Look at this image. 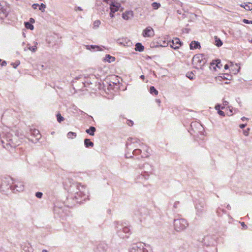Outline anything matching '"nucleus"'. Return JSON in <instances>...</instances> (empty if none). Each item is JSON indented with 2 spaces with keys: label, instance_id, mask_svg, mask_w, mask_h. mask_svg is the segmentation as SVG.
Listing matches in <instances>:
<instances>
[{
  "label": "nucleus",
  "instance_id": "nucleus-18",
  "mask_svg": "<svg viewBox=\"0 0 252 252\" xmlns=\"http://www.w3.org/2000/svg\"><path fill=\"white\" fill-rule=\"evenodd\" d=\"M120 4L117 2H112L110 4V10L112 12H115L119 10L120 7Z\"/></svg>",
  "mask_w": 252,
  "mask_h": 252
},
{
  "label": "nucleus",
  "instance_id": "nucleus-10",
  "mask_svg": "<svg viewBox=\"0 0 252 252\" xmlns=\"http://www.w3.org/2000/svg\"><path fill=\"white\" fill-rule=\"evenodd\" d=\"M11 190L13 192H20L24 190V186L23 183L20 181H15L12 183Z\"/></svg>",
  "mask_w": 252,
  "mask_h": 252
},
{
  "label": "nucleus",
  "instance_id": "nucleus-34",
  "mask_svg": "<svg viewBox=\"0 0 252 252\" xmlns=\"http://www.w3.org/2000/svg\"><path fill=\"white\" fill-rule=\"evenodd\" d=\"M190 126L193 128V127H201V126L199 123L195 122H192L191 123Z\"/></svg>",
  "mask_w": 252,
  "mask_h": 252
},
{
  "label": "nucleus",
  "instance_id": "nucleus-21",
  "mask_svg": "<svg viewBox=\"0 0 252 252\" xmlns=\"http://www.w3.org/2000/svg\"><path fill=\"white\" fill-rule=\"evenodd\" d=\"M86 48L89 50L99 51L101 50L100 47L97 45H86Z\"/></svg>",
  "mask_w": 252,
  "mask_h": 252
},
{
  "label": "nucleus",
  "instance_id": "nucleus-33",
  "mask_svg": "<svg viewBox=\"0 0 252 252\" xmlns=\"http://www.w3.org/2000/svg\"><path fill=\"white\" fill-rule=\"evenodd\" d=\"M186 76L190 80H193L195 77V75L192 72H188L186 74Z\"/></svg>",
  "mask_w": 252,
  "mask_h": 252
},
{
  "label": "nucleus",
  "instance_id": "nucleus-22",
  "mask_svg": "<svg viewBox=\"0 0 252 252\" xmlns=\"http://www.w3.org/2000/svg\"><path fill=\"white\" fill-rule=\"evenodd\" d=\"M144 47L140 43H137L135 44V50L136 51L142 52L144 50Z\"/></svg>",
  "mask_w": 252,
  "mask_h": 252
},
{
  "label": "nucleus",
  "instance_id": "nucleus-23",
  "mask_svg": "<svg viewBox=\"0 0 252 252\" xmlns=\"http://www.w3.org/2000/svg\"><path fill=\"white\" fill-rule=\"evenodd\" d=\"M96 129L94 126H91L89 129H87L86 130V133L90 134V135L93 136L94 134V132L95 131Z\"/></svg>",
  "mask_w": 252,
  "mask_h": 252
},
{
  "label": "nucleus",
  "instance_id": "nucleus-25",
  "mask_svg": "<svg viewBox=\"0 0 252 252\" xmlns=\"http://www.w3.org/2000/svg\"><path fill=\"white\" fill-rule=\"evenodd\" d=\"M251 2H249L248 3H244L242 4H241V6L242 7L244 8L245 9L247 10H251L252 9V8H251Z\"/></svg>",
  "mask_w": 252,
  "mask_h": 252
},
{
  "label": "nucleus",
  "instance_id": "nucleus-31",
  "mask_svg": "<svg viewBox=\"0 0 252 252\" xmlns=\"http://www.w3.org/2000/svg\"><path fill=\"white\" fill-rule=\"evenodd\" d=\"M160 4L157 2H154L152 3V6L154 9H158L160 7Z\"/></svg>",
  "mask_w": 252,
  "mask_h": 252
},
{
  "label": "nucleus",
  "instance_id": "nucleus-32",
  "mask_svg": "<svg viewBox=\"0 0 252 252\" xmlns=\"http://www.w3.org/2000/svg\"><path fill=\"white\" fill-rule=\"evenodd\" d=\"M76 137V134L75 132L70 131L67 133V137L68 138L73 139Z\"/></svg>",
  "mask_w": 252,
  "mask_h": 252
},
{
  "label": "nucleus",
  "instance_id": "nucleus-4",
  "mask_svg": "<svg viewBox=\"0 0 252 252\" xmlns=\"http://www.w3.org/2000/svg\"><path fill=\"white\" fill-rule=\"evenodd\" d=\"M139 169L141 170V172L136 178L137 181L139 182L143 180H148L154 170L153 166L147 162L139 165Z\"/></svg>",
  "mask_w": 252,
  "mask_h": 252
},
{
  "label": "nucleus",
  "instance_id": "nucleus-55",
  "mask_svg": "<svg viewBox=\"0 0 252 252\" xmlns=\"http://www.w3.org/2000/svg\"><path fill=\"white\" fill-rule=\"evenodd\" d=\"M6 65V63L5 61H3L1 63V66H5Z\"/></svg>",
  "mask_w": 252,
  "mask_h": 252
},
{
  "label": "nucleus",
  "instance_id": "nucleus-46",
  "mask_svg": "<svg viewBox=\"0 0 252 252\" xmlns=\"http://www.w3.org/2000/svg\"><path fill=\"white\" fill-rule=\"evenodd\" d=\"M39 6V4L37 3H34L32 5V7L34 9H36L37 7Z\"/></svg>",
  "mask_w": 252,
  "mask_h": 252
},
{
  "label": "nucleus",
  "instance_id": "nucleus-61",
  "mask_svg": "<svg viewBox=\"0 0 252 252\" xmlns=\"http://www.w3.org/2000/svg\"><path fill=\"white\" fill-rule=\"evenodd\" d=\"M227 207V208L228 209H229V210H230V209H231V207H230V206L229 204H228V205H227V207Z\"/></svg>",
  "mask_w": 252,
  "mask_h": 252
},
{
  "label": "nucleus",
  "instance_id": "nucleus-37",
  "mask_svg": "<svg viewBox=\"0 0 252 252\" xmlns=\"http://www.w3.org/2000/svg\"><path fill=\"white\" fill-rule=\"evenodd\" d=\"M46 7V6L44 3H41L39 6V10H41L42 12H44L45 9Z\"/></svg>",
  "mask_w": 252,
  "mask_h": 252
},
{
  "label": "nucleus",
  "instance_id": "nucleus-64",
  "mask_svg": "<svg viewBox=\"0 0 252 252\" xmlns=\"http://www.w3.org/2000/svg\"><path fill=\"white\" fill-rule=\"evenodd\" d=\"M250 42L252 43V39L250 41Z\"/></svg>",
  "mask_w": 252,
  "mask_h": 252
},
{
  "label": "nucleus",
  "instance_id": "nucleus-43",
  "mask_svg": "<svg viewBox=\"0 0 252 252\" xmlns=\"http://www.w3.org/2000/svg\"><path fill=\"white\" fill-rule=\"evenodd\" d=\"M243 22L245 24H252V21H249L246 19H244Z\"/></svg>",
  "mask_w": 252,
  "mask_h": 252
},
{
  "label": "nucleus",
  "instance_id": "nucleus-29",
  "mask_svg": "<svg viewBox=\"0 0 252 252\" xmlns=\"http://www.w3.org/2000/svg\"><path fill=\"white\" fill-rule=\"evenodd\" d=\"M150 93L151 94H154V95H158V91L155 89V88L154 86H151L150 88Z\"/></svg>",
  "mask_w": 252,
  "mask_h": 252
},
{
  "label": "nucleus",
  "instance_id": "nucleus-15",
  "mask_svg": "<svg viewBox=\"0 0 252 252\" xmlns=\"http://www.w3.org/2000/svg\"><path fill=\"white\" fill-rule=\"evenodd\" d=\"M118 43L124 46H130L132 45V42L127 38H122L118 40Z\"/></svg>",
  "mask_w": 252,
  "mask_h": 252
},
{
  "label": "nucleus",
  "instance_id": "nucleus-8",
  "mask_svg": "<svg viewBox=\"0 0 252 252\" xmlns=\"http://www.w3.org/2000/svg\"><path fill=\"white\" fill-rule=\"evenodd\" d=\"M129 252H149V251L145 248V244L138 242L131 245L129 250Z\"/></svg>",
  "mask_w": 252,
  "mask_h": 252
},
{
  "label": "nucleus",
  "instance_id": "nucleus-52",
  "mask_svg": "<svg viewBox=\"0 0 252 252\" xmlns=\"http://www.w3.org/2000/svg\"><path fill=\"white\" fill-rule=\"evenodd\" d=\"M126 158H130L132 157V156H131V155H129L128 153H126Z\"/></svg>",
  "mask_w": 252,
  "mask_h": 252
},
{
  "label": "nucleus",
  "instance_id": "nucleus-35",
  "mask_svg": "<svg viewBox=\"0 0 252 252\" xmlns=\"http://www.w3.org/2000/svg\"><path fill=\"white\" fill-rule=\"evenodd\" d=\"M57 121L59 123H61L64 120V118L61 116L60 113L57 115Z\"/></svg>",
  "mask_w": 252,
  "mask_h": 252
},
{
  "label": "nucleus",
  "instance_id": "nucleus-53",
  "mask_svg": "<svg viewBox=\"0 0 252 252\" xmlns=\"http://www.w3.org/2000/svg\"><path fill=\"white\" fill-rule=\"evenodd\" d=\"M246 126V124H241L240 125V127L241 128H243Z\"/></svg>",
  "mask_w": 252,
  "mask_h": 252
},
{
  "label": "nucleus",
  "instance_id": "nucleus-20",
  "mask_svg": "<svg viewBox=\"0 0 252 252\" xmlns=\"http://www.w3.org/2000/svg\"><path fill=\"white\" fill-rule=\"evenodd\" d=\"M7 15L8 12L6 10L0 5V19H4L7 17Z\"/></svg>",
  "mask_w": 252,
  "mask_h": 252
},
{
  "label": "nucleus",
  "instance_id": "nucleus-16",
  "mask_svg": "<svg viewBox=\"0 0 252 252\" xmlns=\"http://www.w3.org/2000/svg\"><path fill=\"white\" fill-rule=\"evenodd\" d=\"M196 210V214L198 216H200L204 211V204L201 203L196 204L195 206Z\"/></svg>",
  "mask_w": 252,
  "mask_h": 252
},
{
  "label": "nucleus",
  "instance_id": "nucleus-58",
  "mask_svg": "<svg viewBox=\"0 0 252 252\" xmlns=\"http://www.w3.org/2000/svg\"><path fill=\"white\" fill-rule=\"evenodd\" d=\"M140 78L141 79H142L143 80H144V78H145V76H144V75H141V76H140Z\"/></svg>",
  "mask_w": 252,
  "mask_h": 252
},
{
  "label": "nucleus",
  "instance_id": "nucleus-44",
  "mask_svg": "<svg viewBox=\"0 0 252 252\" xmlns=\"http://www.w3.org/2000/svg\"><path fill=\"white\" fill-rule=\"evenodd\" d=\"M218 113L220 116H225L224 112L220 110H219V111H218Z\"/></svg>",
  "mask_w": 252,
  "mask_h": 252
},
{
  "label": "nucleus",
  "instance_id": "nucleus-24",
  "mask_svg": "<svg viewBox=\"0 0 252 252\" xmlns=\"http://www.w3.org/2000/svg\"><path fill=\"white\" fill-rule=\"evenodd\" d=\"M84 144L87 148L93 147L94 146V143L91 142L89 139H85Z\"/></svg>",
  "mask_w": 252,
  "mask_h": 252
},
{
  "label": "nucleus",
  "instance_id": "nucleus-13",
  "mask_svg": "<svg viewBox=\"0 0 252 252\" xmlns=\"http://www.w3.org/2000/svg\"><path fill=\"white\" fill-rule=\"evenodd\" d=\"M107 249V245L104 243H100L97 245L95 252H106Z\"/></svg>",
  "mask_w": 252,
  "mask_h": 252
},
{
  "label": "nucleus",
  "instance_id": "nucleus-12",
  "mask_svg": "<svg viewBox=\"0 0 252 252\" xmlns=\"http://www.w3.org/2000/svg\"><path fill=\"white\" fill-rule=\"evenodd\" d=\"M155 32L153 29L151 27H147L143 31L142 35L144 37H152L154 36Z\"/></svg>",
  "mask_w": 252,
  "mask_h": 252
},
{
  "label": "nucleus",
  "instance_id": "nucleus-39",
  "mask_svg": "<svg viewBox=\"0 0 252 252\" xmlns=\"http://www.w3.org/2000/svg\"><path fill=\"white\" fill-rule=\"evenodd\" d=\"M215 108L216 110L219 111V110H220V108L221 109H223L224 108V107L221 106L219 104H218L215 106Z\"/></svg>",
  "mask_w": 252,
  "mask_h": 252
},
{
  "label": "nucleus",
  "instance_id": "nucleus-60",
  "mask_svg": "<svg viewBox=\"0 0 252 252\" xmlns=\"http://www.w3.org/2000/svg\"><path fill=\"white\" fill-rule=\"evenodd\" d=\"M112 0H103V1L108 3L109 1H111Z\"/></svg>",
  "mask_w": 252,
  "mask_h": 252
},
{
  "label": "nucleus",
  "instance_id": "nucleus-3",
  "mask_svg": "<svg viewBox=\"0 0 252 252\" xmlns=\"http://www.w3.org/2000/svg\"><path fill=\"white\" fill-rule=\"evenodd\" d=\"M17 137L13 136L10 132L4 133L1 138V142L5 149L10 150V148H15L18 145Z\"/></svg>",
  "mask_w": 252,
  "mask_h": 252
},
{
  "label": "nucleus",
  "instance_id": "nucleus-41",
  "mask_svg": "<svg viewBox=\"0 0 252 252\" xmlns=\"http://www.w3.org/2000/svg\"><path fill=\"white\" fill-rule=\"evenodd\" d=\"M83 85H84V87H87L88 85L90 84H92V83L89 81L88 80L85 81V82H83Z\"/></svg>",
  "mask_w": 252,
  "mask_h": 252
},
{
  "label": "nucleus",
  "instance_id": "nucleus-36",
  "mask_svg": "<svg viewBox=\"0 0 252 252\" xmlns=\"http://www.w3.org/2000/svg\"><path fill=\"white\" fill-rule=\"evenodd\" d=\"M100 24V21L99 20H96L94 22L93 26L94 28H97Z\"/></svg>",
  "mask_w": 252,
  "mask_h": 252
},
{
  "label": "nucleus",
  "instance_id": "nucleus-26",
  "mask_svg": "<svg viewBox=\"0 0 252 252\" xmlns=\"http://www.w3.org/2000/svg\"><path fill=\"white\" fill-rule=\"evenodd\" d=\"M115 58L111 56L110 55H106L105 57V61L111 63L115 61Z\"/></svg>",
  "mask_w": 252,
  "mask_h": 252
},
{
  "label": "nucleus",
  "instance_id": "nucleus-54",
  "mask_svg": "<svg viewBox=\"0 0 252 252\" xmlns=\"http://www.w3.org/2000/svg\"><path fill=\"white\" fill-rule=\"evenodd\" d=\"M115 12H112L111 11H110V16L111 18H113L114 15V13Z\"/></svg>",
  "mask_w": 252,
  "mask_h": 252
},
{
  "label": "nucleus",
  "instance_id": "nucleus-40",
  "mask_svg": "<svg viewBox=\"0 0 252 252\" xmlns=\"http://www.w3.org/2000/svg\"><path fill=\"white\" fill-rule=\"evenodd\" d=\"M37 46L36 45L32 47H29V49L33 52H35L37 50Z\"/></svg>",
  "mask_w": 252,
  "mask_h": 252
},
{
  "label": "nucleus",
  "instance_id": "nucleus-57",
  "mask_svg": "<svg viewBox=\"0 0 252 252\" xmlns=\"http://www.w3.org/2000/svg\"><path fill=\"white\" fill-rule=\"evenodd\" d=\"M156 101L158 103V104H159L160 103V99H156Z\"/></svg>",
  "mask_w": 252,
  "mask_h": 252
},
{
  "label": "nucleus",
  "instance_id": "nucleus-19",
  "mask_svg": "<svg viewBox=\"0 0 252 252\" xmlns=\"http://www.w3.org/2000/svg\"><path fill=\"white\" fill-rule=\"evenodd\" d=\"M200 47V43L196 41H191L189 45V48L191 50L199 49Z\"/></svg>",
  "mask_w": 252,
  "mask_h": 252
},
{
  "label": "nucleus",
  "instance_id": "nucleus-17",
  "mask_svg": "<svg viewBox=\"0 0 252 252\" xmlns=\"http://www.w3.org/2000/svg\"><path fill=\"white\" fill-rule=\"evenodd\" d=\"M133 145L131 144V146L128 145V148L127 149L132 150L134 148H133ZM135 149L133 150L132 155L134 156H138L141 155L142 154V149H140V148H135Z\"/></svg>",
  "mask_w": 252,
  "mask_h": 252
},
{
  "label": "nucleus",
  "instance_id": "nucleus-6",
  "mask_svg": "<svg viewBox=\"0 0 252 252\" xmlns=\"http://www.w3.org/2000/svg\"><path fill=\"white\" fill-rule=\"evenodd\" d=\"M207 62L206 55L202 54H196L192 59V63L197 68H202Z\"/></svg>",
  "mask_w": 252,
  "mask_h": 252
},
{
  "label": "nucleus",
  "instance_id": "nucleus-50",
  "mask_svg": "<svg viewBox=\"0 0 252 252\" xmlns=\"http://www.w3.org/2000/svg\"><path fill=\"white\" fill-rule=\"evenodd\" d=\"M34 22H35V20H34V19L33 18H31L30 19V22L29 23L32 24V23H34Z\"/></svg>",
  "mask_w": 252,
  "mask_h": 252
},
{
  "label": "nucleus",
  "instance_id": "nucleus-14",
  "mask_svg": "<svg viewBox=\"0 0 252 252\" xmlns=\"http://www.w3.org/2000/svg\"><path fill=\"white\" fill-rule=\"evenodd\" d=\"M133 17V12L131 10L126 11L122 14V18L126 20L131 19Z\"/></svg>",
  "mask_w": 252,
  "mask_h": 252
},
{
  "label": "nucleus",
  "instance_id": "nucleus-63",
  "mask_svg": "<svg viewBox=\"0 0 252 252\" xmlns=\"http://www.w3.org/2000/svg\"><path fill=\"white\" fill-rule=\"evenodd\" d=\"M42 252H48L47 250H43Z\"/></svg>",
  "mask_w": 252,
  "mask_h": 252
},
{
  "label": "nucleus",
  "instance_id": "nucleus-62",
  "mask_svg": "<svg viewBox=\"0 0 252 252\" xmlns=\"http://www.w3.org/2000/svg\"><path fill=\"white\" fill-rule=\"evenodd\" d=\"M241 119H242V120L244 121L245 120H247V118L245 117H243Z\"/></svg>",
  "mask_w": 252,
  "mask_h": 252
},
{
  "label": "nucleus",
  "instance_id": "nucleus-9",
  "mask_svg": "<svg viewBox=\"0 0 252 252\" xmlns=\"http://www.w3.org/2000/svg\"><path fill=\"white\" fill-rule=\"evenodd\" d=\"M12 183H13V182L12 178H5L2 181L0 185V189H1V190L3 191L9 189H11Z\"/></svg>",
  "mask_w": 252,
  "mask_h": 252
},
{
  "label": "nucleus",
  "instance_id": "nucleus-51",
  "mask_svg": "<svg viewBox=\"0 0 252 252\" xmlns=\"http://www.w3.org/2000/svg\"><path fill=\"white\" fill-rule=\"evenodd\" d=\"M75 10H79V11H82L83 9H82V8L80 6H77V7H75Z\"/></svg>",
  "mask_w": 252,
  "mask_h": 252
},
{
  "label": "nucleus",
  "instance_id": "nucleus-27",
  "mask_svg": "<svg viewBox=\"0 0 252 252\" xmlns=\"http://www.w3.org/2000/svg\"><path fill=\"white\" fill-rule=\"evenodd\" d=\"M32 133L35 136L36 139H38L40 138L41 135L39 131L37 129H34L32 131Z\"/></svg>",
  "mask_w": 252,
  "mask_h": 252
},
{
  "label": "nucleus",
  "instance_id": "nucleus-11",
  "mask_svg": "<svg viewBox=\"0 0 252 252\" xmlns=\"http://www.w3.org/2000/svg\"><path fill=\"white\" fill-rule=\"evenodd\" d=\"M182 42H181L179 38H175L171 41H169V45L170 47L174 49H179L182 45Z\"/></svg>",
  "mask_w": 252,
  "mask_h": 252
},
{
  "label": "nucleus",
  "instance_id": "nucleus-28",
  "mask_svg": "<svg viewBox=\"0 0 252 252\" xmlns=\"http://www.w3.org/2000/svg\"><path fill=\"white\" fill-rule=\"evenodd\" d=\"M215 45L218 47H220L222 45L221 40L217 36L215 37Z\"/></svg>",
  "mask_w": 252,
  "mask_h": 252
},
{
  "label": "nucleus",
  "instance_id": "nucleus-47",
  "mask_svg": "<svg viewBox=\"0 0 252 252\" xmlns=\"http://www.w3.org/2000/svg\"><path fill=\"white\" fill-rule=\"evenodd\" d=\"M127 124L128 126H132L133 124V121H132L131 120H127Z\"/></svg>",
  "mask_w": 252,
  "mask_h": 252
},
{
  "label": "nucleus",
  "instance_id": "nucleus-42",
  "mask_svg": "<svg viewBox=\"0 0 252 252\" xmlns=\"http://www.w3.org/2000/svg\"><path fill=\"white\" fill-rule=\"evenodd\" d=\"M42 193L41 192H37L35 194V196L39 198H41L42 196Z\"/></svg>",
  "mask_w": 252,
  "mask_h": 252
},
{
  "label": "nucleus",
  "instance_id": "nucleus-56",
  "mask_svg": "<svg viewBox=\"0 0 252 252\" xmlns=\"http://www.w3.org/2000/svg\"><path fill=\"white\" fill-rule=\"evenodd\" d=\"M225 69H227L229 68V66L228 64H225L224 66Z\"/></svg>",
  "mask_w": 252,
  "mask_h": 252
},
{
  "label": "nucleus",
  "instance_id": "nucleus-7",
  "mask_svg": "<svg viewBox=\"0 0 252 252\" xmlns=\"http://www.w3.org/2000/svg\"><path fill=\"white\" fill-rule=\"evenodd\" d=\"M188 226L187 221L184 219L174 220V226L177 231H180L185 229Z\"/></svg>",
  "mask_w": 252,
  "mask_h": 252
},
{
  "label": "nucleus",
  "instance_id": "nucleus-45",
  "mask_svg": "<svg viewBox=\"0 0 252 252\" xmlns=\"http://www.w3.org/2000/svg\"><path fill=\"white\" fill-rule=\"evenodd\" d=\"M179 204V201H176L174 202V205H173V208H175V209H177L178 208V206Z\"/></svg>",
  "mask_w": 252,
  "mask_h": 252
},
{
  "label": "nucleus",
  "instance_id": "nucleus-49",
  "mask_svg": "<svg viewBox=\"0 0 252 252\" xmlns=\"http://www.w3.org/2000/svg\"><path fill=\"white\" fill-rule=\"evenodd\" d=\"M228 104V101L224 100L223 102V106H222L225 107V106L227 105Z\"/></svg>",
  "mask_w": 252,
  "mask_h": 252
},
{
  "label": "nucleus",
  "instance_id": "nucleus-1",
  "mask_svg": "<svg viewBox=\"0 0 252 252\" xmlns=\"http://www.w3.org/2000/svg\"><path fill=\"white\" fill-rule=\"evenodd\" d=\"M69 191L72 197L78 202H81L80 199L82 198L85 200L88 196L86 194V188L78 183H73L70 186Z\"/></svg>",
  "mask_w": 252,
  "mask_h": 252
},
{
  "label": "nucleus",
  "instance_id": "nucleus-59",
  "mask_svg": "<svg viewBox=\"0 0 252 252\" xmlns=\"http://www.w3.org/2000/svg\"><path fill=\"white\" fill-rule=\"evenodd\" d=\"M241 225L243 227H246V225H245V223L244 222L241 223Z\"/></svg>",
  "mask_w": 252,
  "mask_h": 252
},
{
  "label": "nucleus",
  "instance_id": "nucleus-2",
  "mask_svg": "<svg viewBox=\"0 0 252 252\" xmlns=\"http://www.w3.org/2000/svg\"><path fill=\"white\" fill-rule=\"evenodd\" d=\"M131 144L133 145V148L138 147L140 148V149H142V158H146L149 157V148L146 145L143 143H140L139 140L136 139L129 138L126 144V148H128V145L131 146Z\"/></svg>",
  "mask_w": 252,
  "mask_h": 252
},
{
  "label": "nucleus",
  "instance_id": "nucleus-30",
  "mask_svg": "<svg viewBox=\"0 0 252 252\" xmlns=\"http://www.w3.org/2000/svg\"><path fill=\"white\" fill-rule=\"evenodd\" d=\"M25 26L27 29H30L31 30H33L34 29L33 26L28 22L25 23Z\"/></svg>",
  "mask_w": 252,
  "mask_h": 252
},
{
  "label": "nucleus",
  "instance_id": "nucleus-5",
  "mask_svg": "<svg viewBox=\"0 0 252 252\" xmlns=\"http://www.w3.org/2000/svg\"><path fill=\"white\" fill-rule=\"evenodd\" d=\"M115 229L117 235L122 239L128 238L131 234V231L128 226H124L119 222H115Z\"/></svg>",
  "mask_w": 252,
  "mask_h": 252
},
{
  "label": "nucleus",
  "instance_id": "nucleus-48",
  "mask_svg": "<svg viewBox=\"0 0 252 252\" xmlns=\"http://www.w3.org/2000/svg\"><path fill=\"white\" fill-rule=\"evenodd\" d=\"M250 130V128H248L247 130H244L243 132L245 136H248L249 135L248 131Z\"/></svg>",
  "mask_w": 252,
  "mask_h": 252
},
{
  "label": "nucleus",
  "instance_id": "nucleus-38",
  "mask_svg": "<svg viewBox=\"0 0 252 252\" xmlns=\"http://www.w3.org/2000/svg\"><path fill=\"white\" fill-rule=\"evenodd\" d=\"M20 63L19 61H17L15 63H12L11 65L14 68H16L20 64Z\"/></svg>",
  "mask_w": 252,
  "mask_h": 252
}]
</instances>
